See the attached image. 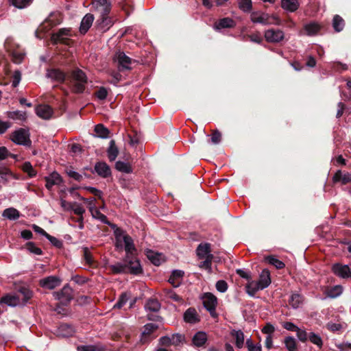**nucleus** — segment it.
Returning <instances> with one entry per match:
<instances>
[{
	"mask_svg": "<svg viewBox=\"0 0 351 351\" xmlns=\"http://www.w3.org/2000/svg\"><path fill=\"white\" fill-rule=\"evenodd\" d=\"M210 244L208 243H200L196 249L197 256L199 259L208 258L211 253Z\"/></svg>",
	"mask_w": 351,
	"mask_h": 351,
	"instance_id": "25",
	"label": "nucleus"
},
{
	"mask_svg": "<svg viewBox=\"0 0 351 351\" xmlns=\"http://www.w3.org/2000/svg\"><path fill=\"white\" fill-rule=\"evenodd\" d=\"M47 77L51 79L53 81L60 84L65 83L66 84L68 78V72L65 73L60 69H48L46 74Z\"/></svg>",
	"mask_w": 351,
	"mask_h": 351,
	"instance_id": "9",
	"label": "nucleus"
},
{
	"mask_svg": "<svg viewBox=\"0 0 351 351\" xmlns=\"http://www.w3.org/2000/svg\"><path fill=\"white\" fill-rule=\"evenodd\" d=\"M113 60L118 63V71L123 72L125 71H130L132 69L131 64L135 60L126 56L123 51H119L116 52L114 56Z\"/></svg>",
	"mask_w": 351,
	"mask_h": 351,
	"instance_id": "5",
	"label": "nucleus"
},
{
	"mask_svg": "<svg viewBox=\"0 0 351 351\" xmlns=\"http://www.w3.org/2000/svg\"><path fill=\"white\" fill-rule=\"evenodd\" d=\"M95 95L99 99L104 100L108 96V90L105 87L101 86L95 93Z\"/></svg>",
	"mask_w": 351,
	"mask_h": 351,
	"instance_id": "63",
	"label": "nucleus"
},
{
	"mask_svg": "<svg viewBox=\"0 0 351 351\" xmlns=\"http://www.w3.org/2000/svg\"><path fill=\"white\" fill-rule=\"evenodd\" d=\"M332 182L336 184L340 182L343 185H346L351 182V173L341 170H337L332 176Z\"/></svg>",
	"mask_w": 351,
	"mask_h": 351,
	"instance_id": "15",
	"label": "nucleus"
},
{
	"mask_svg": "<svg viewBox=\"0 0 351 351\" xmlns=\"http://www.w3.org/2000/svg\"><path fill=\"white\" fill-rule=\"evenodd\" d=\"M60 284V278L54 276H50L40 280V285L48 289H53Z\"/></svg>",
	"mask_w": 351,
	"mask_h": 351,
	"instance_id": "21",
	"label": "nucleus"
},
{
	"mask_svg": "<svg viewBox=\"0 0 351 351\" xmlns=\"http://www.w3.org/2000/svg\"><path fill=\"white\" fill-rule=\"evenodd\" d=\"M246 346L248 349V351H262L261 346L254 345L251 339H248L246 340Z\"/></svg>",
	"mask_w": 351,
	"mask_h": 351,
	"instance_id": "64",
	"label": "nucleus"
},
{
	"mask_svg": "<svg viewBox=\"0 0 351 351\" xmlns=\"http://www.w3.org/2000/svg\"><path fill=\"white\" fill-rule=\"evenodd\" d=\"M106 152H107V156H108V158L110 162L114 161L119 153V148L116 145L114 140L112 139L109 142V146H108Z\"/></svg>",
	"mask_w": 351,
	"mask_h": 351,
	"instance_id": "28",
	"label": "nucleus"
},
{
	"mask_svg": "<svg viewBox=\"0 0 351 351\" xmlns=\"http://www.w3.org/2000/svg\"><path fill=\"white\" fill-rule=\"evenodd\" d=\"M345 26V21L341 16L338 14L334 16L332 19V27L335 32H339L343 30Z\"/></svg>",
	"mask_w": 351,
	"mask_h": 351,
	"instance_id": "37",
	"label": "nucleus"
},
{
	"mask_svg": "<svg viewBox=\"0 0 351 351\" xmlns=\"http://www.w3.org/2000/svg\"><path fill=\"white\" fill-rule=\"evenodd\" d=\"M108 15H104V13L101 14L100 18L97 20L95 23L98 29L106 32L113 25L112 20Z\"/></svg>",
	"mask_w": 351,
	"mask_h": 351,
	"instance_id": "18",
	"label": "nucleus"
},
{
	"mask_svg": "<svg viewBox=\"0 0 351 351\" xmlns=\"http://www.w3.org/2000/svg\"><path fill=\"white\" fill-rule=\"evenodd\" d=\"M300 6L298 0H281V7L284 10L293 12L296 11Z\"/></svg>",
	"mask_w": 351,
	"mask_h": 351,
	"instance_id": "30",
	"label": "nucleus"
},
{
	"mask_svg": "<svg viewBox=\"0 0 351 351\" xmlns=\"http://www.w3.org/2000/svg\"><path fill=\"white\" fill-rule=\"evenodd\" d=\"M342 291L343 289L341 285H336L331 288L327 289L325 293L328 297L335 298L340 295L342 293Z\"/></svg>",
	"mask_w": 351,
	"mask_h": 351,
	"instance_id": "43",
	"label": "nucleus"
},
{
	"mask_svg": "<svg viewBox=\"0 0 351 351\" xmlns=\"http://www.w3.org/2000/svg\"><path fill=\"white\" fill-rule=\"evenodd\" d=\"M304 296L301 294L294 293H292L289 300V304L293 308H297L302 304Z\"/></svg>",
	"mask_w": 351,
	"mask_h": 351,
	"instance_id": "34",
	"label": "nucleus"
},
{
	"mask_svg": "<svg viewBox=\"0 0 351 351\" xmlns=\"http://www.w3.org/2000/svg\"><path fill=\"white\" fill-rule=\"evenodd\" d=\"M239 8L244 12H250L252 10V0H238Z\"/></svg>",
	"mask_w": 351,
	"mask_h": 351,
	"instance_id": "45",
	"label": "nucleus"
},
{
	"mask_svg": "<svg viewBox=\"0 0 351 351\" xmlns=\"http://www.w3.org/2000/svg\"><path fill=\"white\" fill-rule=\"evenodd\" d=\"M271 282L269 271L267 269H264L259 276L258 281L256 282V283L260 287L261 290H263L269 287Z\"/></svg>",
	"mask_w": 351,
	"mask_h": 351,
	"instance_id": "24",
	"label": "nucleus"
},
{
	"mask_svg": "<svg viewBox=\"0 0 351 351\" xmlns=\"http://www.w3.org/2000/svg\"><path fill=\"white\" fill-rule=\"evenodd\" d=\"M284 343L286 348L289 351H298L296 340L293 337L289 336L286 337Z\"/></svg>",
	"mask_w": 351,
	"mask_h": 351,
	"instance_id": "46",
	"label": "nucleus"
},
{
	"mask_svg": "<svg viewBox=\"0 0 351 351\" xmlns=\"http://www.w3.org/2000/svg\"><path fill=\"white\" fill-rule=\"evenodd\" d=\"M230 335L232 337L235 338V345L237 348L241 349L243 346L244 343V334L241 330H232L230 332Z\"/></svg>",
	"mask_w": 351,
	"mask_h": 351,
	"instance_id": "33",
	"label": "nucleus"
},
{
	"mask_svg": "<svg viewBox=\"0 0 351 351\" xmlns=\"http://www.w3.org/2000/svg\"><path fill=\"white\" fill-rule=\"evenodd\" d=\"M236 25L235 21L229 18L226 17L221 19L218 22L215 23V27L217 29H224V28H232Z\"/></svg>",
	"mask_w": 351,
	"mask_h": 351,
	"instance_id": "29",
	"label": "nucleus"
},
{
	"mask_svg": "<svg viewBox=\"0 0 351 351\" xmlns=\"http://www.w3.org/2000/svg\"><path fill=\"white\" fill-rule=\"evenodd\" d=\"M12 77V86L14 88H16V86H18L21 80V71L19 70L14 71Z\"/></svg>",
	"mask_w": 351,
	"mask_h": 351,
	"instance_id": "62",
	"label": "nucleus"
},
{
	"mask_svg": "<svg viewBox=\"0 0 351 351\" xmlns=\"http://www.w3.org/2000/svg\"><path fill=\"white\" fill-rule=\"evenodd\" d=\"M110 271L114 274L128 273L126 263H117L109 267Z\"/></svg>",
	"mask_w": 351,
	"mask_h": 351,
	"instance_id": "36",
	"label": "nucleus"
},
{
	"mask_svg": "<svg viewBox=\"0 0 351 351\" xmlns=\"http://www.w3.org/2000/svg\"><path fill=\"white\" fill-rule=\"evenodd\" d=\"M77 351H109L106 347L100 345L79 346Z\"/></svg>",
	"mask_w": 351,
	"mask_h": 351,
	"instance_id": "39",
	"label": "nucleus"
},
{
	"mask_svg": "<svg viewBox=\"0 0 351 351\" xmlns=\"http://www.w3.org/2000/svg\"><path fill=\"white\" fill-rule=\"evenodd\" d=\"M10 138L17 145H24L28 147L32 145L29 130L24 128H19L13 132Z\"/></svg>",
	"mask_w": 351,
	"mask_h": 351,
	"instance_id": "4",
	"label": "nucleus"
},
{
	"mask_svg": "<svg viewBox=\"0 0 351 351\" xmlns=\"http://www.w3.org/2000/svg\"><path fill=\"white\" fill-rule=\"evenodd\" d=\"M70 210H73L74 213L78 216H80V219L78 221L82 223L83 221V214L85 212V209L81 205L78 204L76 202L73 203V206Z\"/></svg>",
	"mask_w": 351,
	"mask_h": 351,
	"instance_id": "47",
	"label": "nucleus"
},
{
	"mask_svg": "<svg viewBox=\"0 0 351 351\" xmlns=\"http://www.w3.org/2000/svg\"><path fill=\"white\" fill-rule=\"evenodd\" d=\"M147 256L148 259L154 265L158 266L160 265V254L154 253L153 251H149L147 252Z\"/></svg>",
	"mask_w": 351,
	"mask_h": 351,
	"instance_id": "53",
	"label": "nucleus"
},
{
	"mask_svg": "<svg viewBox=\"0 0 351 351\" xmlns=\"http://www.w3.org/2000/svg\"><path fill=\"white\" fill-rule=\"evenodd\" d=\"M74 332L75 330L72 325L62 323L57 327L54 334L59 337H69L73 336Z\"/></svg>",
	"mask_w": 351,
	"mask_h": 351,
	"instance_id": "14",
	"label": "nucleus"
},
{
	"mask_svg": "<svg viewBox=\"0 0 351 351\" xmlns=\"http://www.w3.org/2000/svg\"><path fill=\"white\" fill-rule=\"evenodd\" d=\"M94 171L99 176L103 178H107L112 176L110 166L104 161L97 162L94 167Z\"/></svg>",
	"mask_w": 351,
	"mask_h": 351,
	"instance_id": "13",
	"label": "nucleus"
},
{
	"mask_svg": "<svg viewBox=\"0 0 351 351\" xmlns=\"http://www.w3.org/2000/svg\"><path fill=\"white\" fill-rule=\"evenodd\" d=\"M217 304V298L213 293L208 292L204 294L203 305L204 308L210 313L213 317L217 316L216 306Z\"/></svg>",
	"mask_w": 351,
	"mask_h": 351,
	"instance_id": "7",
	"label": "nucleus"
},
{
	"mask_svg": "<svg viewBox=\"0 0 351 351\" xmlns=\"http://www.w3.org/2000/svg\"><path fill=\"white\" fill-rule=\"evenodd\" d=\"M184 320L189 324L199 322L200 319L195 308H189L184 313Z\"/></svg>",
	"mask_w": 351,
	"mask_h": 351,
	"instance_id": "26",
	"label": "nucleus"
},
{
	"mask_svg": "<svg viewBox=\"0 0 351 351\" xmlns=\"http://www.w3.org/2000/svg\"><path fill=\"white\" fill-rule=\"evenodd\" d=\"M12 3L16 8L22 9L28 6L33 0H11Z\"/></svg>",
	"mask_w": 351,
	"mask_h": 351,
	"instance_id": "61",
	"label": "nucleus"
},
{
	"mask_svg": "<svg viewBox=\"0 0 351 351\" xmlns=\"http://www.w3.org/2000/svg\"><path fill=\"white\" fill-rule=\"evenodd\" d=\"M184 274V272L182 270H174L172 271L168 282L171 284V285L176 288L178 287L182 281V278Z\"/></svg>",
	"mask_w": 351,
	"mask_h": 351,
	"instance_id": "27",
	"label": "nucleus"
},
{
	"mask_svg": "<svg viewBox=\"0 0 351 351\" xmlns=\"http://www.w3.org/2000/svg\"><path fill=\"white\" fill-rule=\"evenodd\" d=\"M158 328V326L153 323H149L144 326L143 335L150 336L152 332L156 331Z\"/></svg>",
	"mask_w": 351,
	"mask_h": 351,
	"instance_id": "59",
	"label": "nucleus"
},
{
	"mask_svg": "<svg viewBox=\"0 0 351 351\" xmlns=\"http://www.w3.org/2000/svg\"><path fill=\"white\" fill-rule=\"evenodd\" d=\"M92 4L101 14L104 13V15L109 14L111 11L112 5L110 0H93Z\"/></svg>",
	"mask_w": 351,
	"mask_h": 351,
	"instance_id": "17",
	"label": "nucleus"
},
{
	"mask_svg": "<svg viewBox=\"0 0 351 351\" xmlns=\"http://www.w3.org/2000/svg\"><path fill=\"white\" fill-rule=\"evenodd\" d=\"M25 245L27 250L29 251L31 253L35 254L36 255L43 254L42 250L40 247H37L34 242L29 241L26 243Z\"/></svg>",
	"mask_w": 351,
	"mask_h": 351,
	"instance_id": "56",
	"label": "nucleus"
},
{
	"mask_svg": "<svg viewBox=\"0 0 351 351\" xmlns=\"http://www.w3.org/2000/svg\"><path fill=\"white\" fill-rule=\"evenodd\" d=\"M88 83V78L86 73L79 68L68 71L66 86L73 94H82L86 90Z\"/></svg>",
	"mask_w": 351,
	"mask_h": 351,
	"instance_id": "1",
	"label": "nucleus"
},
{
	"mask_svg": "<svg viewBox=\"0 0 351 351\" xmlns=\"http://www.w3.org/2000/svg\"><path fill=\"white\" fill-rule=\"evenodd\" d=\"M109 226L114 230V234L116 239V241H120L121 237H123V230L117 227V226L113 223H111Z\"/></svg>",
	"mask_w": 351,
	"mask_h": 351,
	"instance_id": "60",
	"label": "nucleus"
},
{
	"mask_svg": "<svg viewBox=\"0 0 351 351\" xmlns=\"http://www.w3.org/2000/svg\"><path fill=\"white\" fill-rule=\"evenodd\" d=\"M65 173L69 178H73L77 182H81L83 180V176L73 171L72 167H66L65 169Z\"/></svg>",
	"mask_w": 351,
	"mask_h": 351,
	"instance_id": "48",
	"label": "nucleus"
},
{
	"mask_svg": "<svg viewBox=\"0 0 351 351\" xmlns=\"http://www.w3.org/2000/svg\"><path fill=\"white\" fill-rule=\"evenodd\" d=\"M22 170L27 173L29 178H34L36 176V171L33 168L29 162H25L22 166Z\"/></svg>",
	"mask_w": 351,
	"mask_h": 351,
	"instance_id": "50",
	"label": "nucleus"
},
{
	"mask_svg": "<svg viewBox=\"0 0 351 351\" xmlns=\"http://www.w3.org/2000/svg\"><path fill=\"white\" fill-rule=\"evenodd\" d=\"M83 256L84 259L86 261V263L89 266H94L95 265V261L93 258V256L91 252H90L89 249L86 247H83Z\"/></svg>",
	"mask_w": 351,
	"mask_h": 351,
	"instance_id": "49",
	"label": "nucleus"
},
{
	"mask_svg": "<svg viewBox=\"0 0 351 351\" xmlns=\"http://www.w3.org/2000/svg\"><path fill=\"white\" fill-rule=\"evenodd\" d=\"M332 271L335 275L341 278H351V270L348 265L341 263H335L332 267Z\"/></svg>",
	"mask_w": 351,
	"mask_h": 351,
	"instance_id": "12",
	"label": "nucleus"
},
{
	"mask_svg": "<svg viewBox=\"0 0 351 351\" xmlns=\"http://www.w3.org/2000/svg\"><path fill=\"white\" fill-rule=\"evenodd\" d=\"M3 216L10 220H16L19 218L20 213L14 208H8L3 210Z\"/></svg>",
	"mask_w": 351,
	"mask_h": 351,
	"instance_id": "41",
	"label": "nucleus"
},
{
	"mask_svg": "<svg viewBox=\"0 0 351 351\" xmlns=\"http://www.w3.org/2000/svg\"><path fill=\"white\" fill-rule=\"evenodd\" d=\"M130 296L128 293H123L121 294L117 302L114 305V308H121L125 304Z\"/></svg>",
	"mask_w": 351,
	"mask_h": 351,
	"instance_id": "58",
	"label": "nucleus"
},
{
	"mask_svg": "<svg viewBox=\"0 0 351 351\" xmlns=\"http://www.w3.org/2000/svg\"><path fill=\"white\" fill-rule=\"evenodd\" d=\"M8 116L10 119H18L21 121H24L26 119L25 112L20 110L9 112Z\"/></svg>",
	"mask_w": 351,
	"mask_h": 351,
	"instance_id": "52",
	"label": "nucleus"
},
{
	"mask_svg": "<svg viewBox=\"0 0 351 351\" xmlns=\"http://www.w3.org/2000/svg\"><path fill=\"white\" fill-rule=\"evenodd\" d=\"M246 291L250 296H254L256 293L261 290L260 287L256 283V282L252 281L248 283L246 287Z\"/></svg>",
	"mask_w": 351,
	"mask_h": 351,
	"instance_id": "51",
	"label": "nucleus"
},
{
	"mask_svg": "<svg viewBox=\"0 0 351 351\" xmlns=\"http://www.w3.org/2000/svg\"><path fill=\"white\" fill-rule=\"evenodd\" d=\"M95 132L97 136L102 138H108L110 133L109 130L106 128L103 124H97L95 127Z\"/></svg>",
	"mask_w": 351,
	"mask_h": 351,
	"instance_id": "42",
	"label": "nucleus"
},
{
	"mask_svg": "<svg viewBox=\"0 0 351 351\" xmlns=\"http://www.w3.org/2000/svg\"><path fill=\"white\" fill-rule=\"evenodd\" d=\"M164 296L167 299H171L174 302L180 303L183 302L181 296L178 295L173 289L165 288L162 291Z\"/></svg>",
	"mask_w": 351,
	"mask_h": 351,
	"instance_id": "35",
	"label": "nucleus"
},
{
	"mask_svg": "<svg viewBox=\"0 0 351 351\" xmlns=\"http://www.w3.org/2000/svg\"><path fill=\"white\" fill-rule=\"evenodd\" d=\"M160 307L161 304L156 298H149L145 304V310L152 312L159 311Z\"/></svg>",
	"mask_w": 351,
	"mask_h": 351,
	"instance_id": "32",
	"label": "nucleus"
},
{
	"mask_svg": "<svg viewBox=\"0 0 351 351\" xmlns=\"http://www.w3.org/2000/svg\"><path fill=\"white\" fill-rule=\"evenodd\" d=\"M36 114L43 119H49L51 118L53 110L51 106L45 104H40L36 106Z\"/></svg>",
	"mask_w": 351,
	"mask_h": 351,
	"instance_id": "16",
	"label": "nucleus"
},
{
	"mask_svg": "<svg viewBox=\"0 0 351 351\" xmlns=\"http://www.w3.org/2000/svg\"><path fill=\"white\" fill-rule=\"evenodd\" d=\"M308 339L313 344L317 346L320 348H322L323 341L319 335L311 332L308 335Z\"/></svg>",
	"mask_w": 351,
	"mask_h": 351,
	"instance_id": "54",
	"label": "nucleus"
},
{
	"mask_svg": "<svg viewBox=\"0 0 351 351\" xmlns=\"http://www.w3.org/2000/svg\"><path fill=\"white\" fill-rule=\"evenodd\" d=\"M115 169L122 173H132V168L129 163L118 160L115 163Z\"/></svg>",
	"mask_w": 351,
	"mask_h": 351,
	"instance_id": "40",
	"label": "nucleus"
},
{
	"mask_svg": "<svg viewBox=\"0 0 351 351\" xmlns=\"http://www.w3.org/2000/svg\"><path fill=\"white\" fill-rule=\"evenodd\" d=\"M265 260L269 264L274 266L278 269H283L285 267V264L282 261L276 258L273 255H269V256H265Z\"/></svg>",
	"mask_w": 351,
	"mask_h": 351,
	"instance_id": "38",
	"label": "nucleus"
},
{
	"mask_svg": "<svg viewBox=\"0 0 351 351\" xmlns=\"http://www.w3.org/2000/svg\"><path fill=\"white\" fill-rule=\"evenodd\" d=\"M269 15L267 13L260 12H252L251 13V21L254 23H261L263 25L271 24L269 21Z\"/></svg>",
	"mask_w": 351,
	"mask_h": 351,
	"instance_id": "23",
	"label": "nucleus"
},
{
	"mask_svg": "<svg viewBox=\"0 0 351 351\" xmlns=\"http://www.w3.org/2000/svg\"><path fill=\"white\" fill-rule=\"evenodd\" d=\"M55 298L59 300L62 306H68L73 298V289L66 284L63 288L57 292L53 293Z\"/></svg>",
	"mask_w": 351,
	"mask_h": 351,
	"instance_id": "6",
	"label": "nucleus"
},
{
	"mask_svg": "<svg viewBox=\"0 0 351 351\" xmlns=\"http://www.w3.org/2000/svg\"><path fill=\"white\" fill-rule=\"evenodd\" d=\"M123 262H125L128 273L133 275H139L143 273V269L139 260L135 256L125 257Z\"/></svg>",
	"mask_w": 351,
	"mask_h": 351,
	"instance_id": "8",
	"label": "nucleus"
},
{
	"mask_svg": "<svg viewBox=\"0 0 351 351\" xmlns=\"http://www.w3.org/2000/svg\"><path fill=\"white\" fill-rule=\"evenodd\" d=\"M213 258V255H209L208 258H204V260L199 263V267L202 269L209 270V271H210Z\"/></svg>",
	"mask_w": 351,
	"mask_h": 351,
	"instance_id": "55",
	"label": "nucleus"
},
{
	"mask_svg": "<svg viewBox=\"0 0 351 351\" xmlns=\"http://www.w3.org/2000/svg\"><path fill=\"white\" fill-rule=\"evenodd\" d=\"M32 291L28 288L21 287L18 290V294H7L1 298V303L10 306H16L20 304H25L32 298Z\"/></svg>",
	"mask_w": 351,
	"mask_h": 351,
	"instance_id": "2",
	"label": "nucleus"
},
{
	"mask_svg": "<svg viewBox=\"0 0 351 351\" xmlns=\"http://www.w3.org/2000/svg\"><path fill=\"white\" fill-rule=\"evenodd\" d=\"M45 187L51 191L53 186L58 185L63 182L61 176L56 171L52 172L49 176L45 177Z\"/></svg>",
	"mask_w": 351,
	"mask_h": 351,
	"instance_id": "19",
	"label": "nucleus"
},
{
	"mask_svg": "<svg viewBox=\"0 0 351 351\" xmlns=\"http://www.w3.org/2000/svg\"><path fill=\"white\" fill-rule=\"evenodd\" d=\"M52 14L45 20L43 23H42L40 26L35 31V36L38 39H42L43 38V34H45L49 29H51L53 27L58 24L59 23L54 22L52 17Z\"/></svg>",
	"mask_w": 351,
	"mask_h": 351,
	"instance_id": "10",
	"label": "nucleus"
},
{
	"mask_svg": "<svg viewBox=\"0 0 351 351\" xmlns=\"http://www.w3.org/2000/svg\"><path fill=\"white\" fill-rule=\"evenodd\" d=\"M94 19V15L90 13L86 14L83 17L79 29L81 34L84 35L87 33L90 27L92 26Z\"/></svg>",
	"mask_w": 351,
	"mask_h": 351,
	"instance_id": "22",
	"label": "nucleus"
},
{
	"mask_svg": "<svg viewBox=\"0 0 351 351\" xmlns=\"http://www.w3.org/2000/svg\"><path fill=\"white\" fill-rule=\"evenodd\" d=\"M123 241L125 243V251L126 253L125 257L135 256L136 248L134 244L132 238L128 234H124Z\"/></svg>",
	"mask_w": 351,
	"mask_h": 351,
	"instance_id": "20",
	"label": "nucleus"
},
{
	"mask_svg": "<svg viewBox=\"0 0 351 351\" xmlns=\"http://www.w3.org/2000/svg\"><path fill=\"white\" fill-rule=\"evenodd\" d=\"M192 341L197 347L203 346L207 341V335L206 332L202 331L196 332L192 339Z\"/></svg>",
	"mask_w": 351,
	"mask_h": 351,
	"instance_id": "31",
	"label": "nucleus"
},
{
	"mask_svg": "<svg viewBox=\"0 0 351 351\" xmlns=\"http://www.w3.org/2000/svg\"><path fill=\"white\" fill-rule=\"evenodd\" d=\"M265 40L269 43H278L285 38L283 31L278 29H269L265 32Z\"/></svg>",
	"mask_w": 351,
	"mask_h": 351,
	"instance_id": "11",
	"label": "nucleus"
},
{
	"mask_svg": "<svg viewBox=\"0 0 351 351\" xmlns=\"http://www.w3.org/2000/svg\"><path fill=\"white\" fill-rule=\"evenodd\" d=\"M71 28H60L57 32L53 33L51 36V41L53 45L58 44H62L66 46H71L73 44V40L69 38L71 36Z\"/></svg>",
	"mask_w": 351,
	"mask_h": 351,
	"instance_id": "3",
	"label": "nucleus"
},
{
	"mask_svg": "<svg viewBox=\"0 0 351 351\" xmlns=\"http://www.w3.org/2000/svg\"><path fill=\"white\" fill-rule=\"evenodd\" d=\"M93 217L100 220L102 223L110 225L111 223L110 221H108L107 217L101 213L99 210L96 209L94 212L92 213Z\"/></svg>",
	"mask_w": 351,
	"mask_h": 351,
	"instance_id": "57",
	"label": "nucleus"
},
{
	"mask_svg": "<svg viewBox=\"0 0 351 351\" xmlns=\"http://www.w3.org/2000/svg\"><path fill=\"white\" fill-rule=\"evenodd\" d=\"M320 26L316 23H310L304 26V29L308 36L315 35L319 30Z\"/></svg>",
	"mask_w": 351,
	"mask_h": 351,
	"instance_id": "44",
	"label": "nucleus"
}]
</instances>
